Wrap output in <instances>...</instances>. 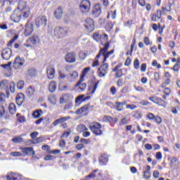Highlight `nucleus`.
<instances>
[{
  "label": "nucleus",
  "instance_id": "obj_1",
  "mask_svg": "<svg viewBox=\"0 0 180 180\" xmlns=\"http://www.w3.org/2000/svg\"><path fill=\"white\" fill-rule=\"evenodd\" d=\"M30 16V8L26 7L25 4L22 6V4H19L18 9H15L11 15V19L15 23H19L22 18L27 19Z\"/></svg>",
  "mask_w": 180,
  "mask_h": 180
},
{
  "label": "nucleus",
  "instance_id": "obj_2",
  "mask_svg": "<svg viewBox=\"0 0 180 180\" xmlns=\"http://www.w3.org/2000/svg\"><path fill=\"white\" fill-rule=\"evenodd\" d=\"M109 47H110V44L109 42H107L105 44V46L103 48H101L98 54L96 57V60H98L101 57V56H103V65L101 67V68H108L109 65L108 63H105L106 60L109 58V56H111V54H113L115 53V50H111L110 51H108L109 50Z\"/></svg>",
  "mask_w": 180,
  "mask_h": 180
},
{
  "label": "nucleus",
  "instance_id": "obj_3",
  "mask_svg": "<svg viewBox=\"0 0 180 180\" xmlns=\"http://www.w3.org/2000/svg\"><path fill=\"white\" fill-rule=\"evenodd\" d=\"M54 36L57 37V39H62V37H65V36H68L70 33V28L56 27L53 30Z\"/></svg>",
  "mask_w": 180,
  "mask_h": 180
},
{
  "label": "nucleus",
  "instance_id": "obj_4",
  "mask_svg": "<svg viewBox=\"0 0 180 180\" xmlns=\"http://www.w3.org/2000/svg\"><path fill=\"white\" fill-rule=\"evenodd\" d=\"M89 129L94 133V134H96V136H102L103 134V132L101 129H102V124H101L99 122H92L90 126Z\"/></svg>",
  "mask_w": 180,
  "mask_h": 180
},
{
  "label": "nucleus",
  "instance_id": "obj_5",
  "mask_svg": "<svg viewBox=\"0 0 180 180\" xmlns=\"http://www.w3.org/2000/svg\"><path fill=\"white\" fill-rule=\"evenodd\" d=\"M0 88L1 89H8L9 88L11 94H15V82H11V84L8 82V80H2L0 82Z\"/></svg>",
  "mask_w": 180,
  "mask_h": 180
},
{
  "label": "nucleus",
  "instance_id": "obj_6",
  "mask_svg": "<svg viewBox=\"0 0 180 180\" xmlns=\"http://www.w3.org/2000/svg\"><path fill=\"white\" fill-rule=\"evenodd\" d=\"M80 11L84 13L89 12L91 9V1L88 0H83L79 5Z\"/></svg>",
  "mask_w": 180,
  "mask_h": 180
},
{
  "label": "nucleus",
  "instance_id": "obj_7",
  "mask_svg": "<svg viewBox=\"0 0 180 180\" xmlns=\"http://www.w3.org/2000/svg\"><path fill=\"white\" fill-rule=\"evenodd\" d=\"M35 24L37 27H40V26L47 25V17L46 15H41L35 20Z\"/></svg>",
  "mask_w": 180,
  "mask_h": 180
},
{
  "label": "nucleus",
  "instance_id": "obj_8",
  "mask_svg": "<svg viewBox=\"0 0 180 180\" xmlns=\"http://www.w3.org/2000/svg\"><path fill=\"white\" fill-rule=\"evenodd\" d=\"M84 26L87 32H91L95 30V25L94 24V20L91 18L86 19Z\"/></svg>",
  "mask_w": 180,
  "mask_h": 180
},
{
  "label": "nucleus",
  "instance_id": "obj_9",
  "mask_svg": "<svg viewBox=\"0 0 180 180\" xmlns=\"http://www.w3.org/2000/svg\"><path fill=\"white\" fill-rule=\"evenodd\" d=\"M34 31V29L33 28V23L30 22H27L25 25V30L24 32L25 36H30L32 33Z\"/></svg>",
  "mask_w": 180,
  "mask_h": 180
},
{
  "label": "nucleus",
  "instance_id": "obj_10",
  "mask_svg": "<svg viewBox=\"0 0 180 180\" xmlns=\"http://www.w3.org/2000/svg\"><path fill=\"white\" fill-rule=\"evenodd\" d=\"M21 150L22 153L25 154V155H32V158H36V157H34L36 152L33 150L32 147H25L21 148Z\"/></svg>",
  "mask_w": 180,
  "mask_h": 180
},
{
  "label": "nucleus",
  "instance_id": "obj_11",
  "mask_svg": "<svg viewBox=\"0 0 180 180\" xmlns=\"http://www.w3.org/2000/svg\"><path fill=\"white\" fill-rule=\"evenodd\" d=\"M12 56V49L11 48H6L4 50H3L1 53V57L3 60H8L11 58V56Z\"/></svg>",
  "mask_w": 180,
  "mask_h": 180
},
{
  "label": "nucleus",
  "instance_id": "obj_12",
  "mask_svg": "<svg viewBox=\"0 0 180 180\" xmlns=\"http://www.w3.org/2000/svg\"><path fill=\"white\" fill-rule=\"evenodd\" d=\"M65 60L67 61V63H75V61H77V56L75 55V53L70 52L67 53L65 56Z\"/></svg>",
  "mask_w": 180,
  "mask_h": 180
},
{
  "label": "nucleus",
  "instance_id": "obj_13",
  "mask_svg": "<svg viewBox=\"0 0 180 180\" xmlns=\"http://www.w3.org/2000/svg\"><path fill=\"white\" fill-rule=\"evenodd\" d=\"M101 13L102 9L101 8V4H96L92 11V15L94 16V18H99Z\"/></svg>",
  "mask_w": 180,
  "mask_h": 180
},
{
  "label": "nucleus",
  "instance_id": "obj_14",
  "mask_svg": "<svg viewBox=\"0 0 180 180\" xmlns=\"http://www.w3.org/2000/svg\"><path fill=\"white\" fill-rule=\"evenodd\" d=\"M24 64H25V60L20 58V57L17 56L14 60L13 65L14 68H17L19 67H22Z\"/></svg>",
  "mask_w": 180,
  "mask_h": 180
},
{
  "label": "nucleus",
  "instance_id": "obj_15",
  "mask_svg": "<svg viewBox=\"0 0 180 180\" xmlns=\"http://www.w3.org/2000/svg\"><path fill=\"white\" fill-rule=\"evenodd\" d=\"M15 101L18 106H22L23 102H25V94L20 93L15 97Z\"/></svg>",
  "mask_w": 180,
  "mask_h": 180
},
{
  "label": "nucleus",
  "instance_id": "obj_16",
  "mask_svg": "<svg viewBox=\"0 0 180 180\" xmlns=\"http://www.w3.org/2000/svg\"><path fill=\"white\" fill-rule=\"evenodd\" d=\"M77 78H78V72L77 71L67 75V79H68L69 82H74Z\"/></svg>",
  "mask_w": 180,
  "mask_h": 180
},
{
  "label": "nucleus",
  "instance_id": "obj_17",
  "mask_svg": "<svg viewBox=\"0 0 180 180\" xmlns=\"http://www.w3.org/2000/svg\"><path fill=\"white\" fill-rule=\"evenodd\" d=\"M27 78H33L34 77H37V70L34 68L29 69L25 74Z\"/></svg>",
  "mask_w": 180,
  "mask_h": 180
},
{
  "label": "nucleus",
  "instance_id": "obj_18",
  "mask_svg": "<svg viewBox=\"0 0 180 180\" xmlns=\"http://www.w3.org/2000/svg\"><path fill=\"white\" fill-rule=\"evenodd\" d=\"M84 79H80L79 82L75 85V87H78L82 91H84L85 89H86V83H83Z\"/></svg>",
  "mask_w": 180,
  "mask_h": 180
},
{
  "label": "nucleus",
  "instance_id": "obj_19",
  "mask_svg": "<svg viewBox=\"0 0 180 180\" xmlns=\"http://www.w3.org/2000/svg\"><path fill=\"white\" fill-rule=\"evenodd\" d=\"M108 161H109V158H108V155L105 154L102 155L98 159L100 165H106V164H108Z\"/></svg>",
  "mask_w": 180,
  "mask_h": 180
},
{
  "label": "nucleus",
  "instance_id": "obj_20",
  "mask_svg": "<svg viewBox=\"0 0 180 180\" xmlns=\"http://www.w3.org/2000/svg\"><path fill=\"white\" fill-rule=\"evenodd\" d=\"M89 106H91V104H86L85 105L82 106V108L77 109L75 112L76 115H81L82 113H84V112H86L88 109H89Z\"/></svg>",
  "mask_w": 180,
  "mask_h": 180
},
{
  "label": "nucleus",
  "instance_id": "obj_21",
  "mask_svg": "<svg viewBox=\"0 0 180 180\" xmlns=\"http://www.w3.org/2000/svg\"><path fill=\"white\" fill-rule=\"evenodd\" d=\"M29 41L32 44H37V43L40 42V37L37 34H33V36L29 38Z\"/></svg>",
  "mask_w": 180,
  "mask_h": 180
},
{
  "label": "nucleus",
  "instance_id": "obj_22",
  "mask_svg": "<svg viewBox=\"0 0 180 180\" xmlns=\"http://www.w3.org/2000/svg\"><path fill=\"white\" fill-rule=\"evenodd\" d=\"M7 180H19L20 179V176L19 174H15L13 172L9 173L6 176Z\"/></svg>",
  "mask_w": 180,
  "mask_h": 180
},
{
  "label": "nucleus",
  "instance_id": "obj_23",
  "mask_svg": "<svg viewBox=\"0 0 180 180\" xmlns=\"http://www.w3.org/2000/svg\"><path fill=\"white\" fill-rule=\"evenodd\" d=\"M46 74L49 79H53L56 75V70L54 68H49L47 69Z\"/></svg>",
  "mask_w": 180,
  "mask_h": 180
},
{
  "label": "nucleus",
  "instance_id": "obj_24",
  "mask_svg": "<svg viewBox=\"0 0 180 180\" xmlns=\"http://www.w3.org/2000/svg\"><path fill=\"white\" fill-rule=\"evenodd\" d=\"M108 40H109V37L108 36L107 34H104L103 35H101V37L100 39V43L101 46H103L105 47V44H106V43H109V41H108Z\"/></svg>",
  "mask_w": 180,
  "mask_h": 180
},
{
  "label": "nucleus",
  "instance_id": "obj_25",
  "mask_svg": "<svg viewBox=\"0 0 180 180\" xmlns=\"http://www.w3.org/2000/svg\"><path fill=\"white\" fill-rule=\"evenodd\" d=\"M55 18L57 19H61L63 16V8L61 7H58L57 9L54 11Z\"/></svg>",
  "mask_w": 180,
  "mask_h": 180
},
{
  "label": "nucleus",
  "instance_id": "obj_26",
  "mask_svg": "<svg viewBox=\"0 0 180 180\" xmlns=\"http://www.w3.org/2000/svg\"><path fill=\"white\" fill-rule=\"evenodd\" d=\"M156 105H159V106H162V108H167V103L162 98H155Z\"/></svg>",
  "mask_w": 180,
  "mask_h": 180
},
{
  "label": "nucleus",
  "instance_id": "obj_27",
  "mask_svg": "<svg viewBox=\"0 0 180 180\" xmlns=\"http://www.w3.org/2000/svg\"><path fill=\"white\" fill-rule=\"evenodd\" d=\"M57 89V84H56V82L52 81L50 82L49 86V91L51 92V94H53V92H55Z\"/></svg>",
  "mask_w": 180,
  "mask_h": 180
},
{
  "label": "nucleus",
  "instance_id": "obj_28",
  "mask_svg": "<svg viewBox=\"0 0 180 180\" xmlns=\"http://www.w3.org/2000/svg\"><path fill=\"white\" fill-rule=\"evenodd\" d=\"M43 140H44L42 137L37 138L36 139L30 140L28 141L27 146H30L31 144H39L40 143H43Z\"/></svg>",
  "mask_w": 180,
  "mask_h": 180
},
{
  "label": "nucleus",
  "instance_id": "obj_29",
  "mask_svg": "<svg viewBox=\"0 0 180 180\" xmlns=\"http://www.w3.org/2000/svg\"><path fill=\"white\" fill-rule=\"evenodd\" d=\"M98 77H105L108 74V69H103V68H98L97 70Z\"/></svg>",
  "mask_w": 180,
  "mask_h": 180
},
{
  "label": "nucleus",
  "instance_id": "obj_30",
  "mask_svg": "<svg viewBox=\"0 0 180 180\" xmlns=\"http://www.w3.org/2000/svg\"><path fill=\"white\" fill-rule=\"evenodd\" d=\"M41 113H43V110L41 109L37 110L33 112L32 116L33 117H34V119H39V117L41 116Z\"/></svg>",
  "mask_w": 180,
  "mask_h": 180
},
{
  "label": "nucleus",
  "instance_id": "obj_31",
  "mask_svg": "<svg viewBox=\"0 0 180 180\" xmlns=\"http://www.w3.org/2000/svg\"><path fill=\"white\" fill-rule=\"evenodd\" d=\"M4 77H11L12 76V69L5 68L3 71Z\"/></svg>",
  "mask_w": 180,
  "mask_h": 180
},
{
  "label": "nucleus",
  "instance_id": "obj_32",
  "mask_svg": "<svg viewBox=\"0 0 180 180\" xmlns=\"http://www.w3.org/2000/svg\"><path fill=\"white\" fill-rule=\"evenodd\" d=\"M158 13H159V16L157 14H153V16H152V20L153 22H157V20L161 19V16H162V14H161V11H158Z\"/></svg>",
  "mask_w": 180,
  "mask_h": 180
},
{
  "label": "nucleus",
  "instance_id": "obj_33",
  "mask_svg": "<svg viewBox=\"0 0 180 180\" xmlns=\"http://www.w3.org/2000/svg\"><path fill=\"white\" fill-rule=\"evenodd\" d=\"M103 122H108V123H113V117L109 116V115H105L103 117Z\"/></svg>",
  "mask_w": 180,
  "mask_h": 180
},
{
  "label": "nucleus",
  "instance_id": "obj_34",
  "mask_svg": "<svg viewBox=\"0 0 180 180\" xmlns=\"http://www.w3.org/2000/svg\"><path fill=\"white\" fill-rule=\"evenodd\" d=\"M115 104L117 105V110H118V112H122V110H123V105H126V101L124 103L116 102Z\"/></svg>",
  "mask_w": 180,
  "mask_h": 180
},
{
  "label": "nucleus",
  "instance_id": "obj_35",
  "mask_svg": "<svg viewBox=\"0 0 180 180\" xmlns=\"http://www.w3.org/2000/svg\"><path fill=\"white\" fill-rule=\"evenodd\" d=\"M88 128L84 124H79L77 126V131L82 133V131H87Z\"/></svg>",
  "mask_w": 180,
  "mask_h": 180
},
{
  "label": "nucleus",
  "instance_id": "obj_36",
  "mask_svg": "<svg viewBox=\"0 0 180 180\" xmlns=\"http://www.w3.org/2000/svg\"><path fill=\"white\" fill-rule=\"evenodd\" d=\"M26 94L27 96H32L33 94H34V89L32 87V86H30L27 90H26Z\"/></svg>",
  "mask_w": 180,
  "mask_h": 180
},
{
  "label": "nucleus",
  "instance_id": "obj_37",
  "mask_svg": "<svg viewBox=\"0 0 180 180\" xmlns=\"http://www.w3.org/2000/svg\"><path fill=\"white\" fill-rule=\"evenodd\" d=\"M101 37H102V35H101L99 32H95L93 34V39L97 42L101 41Z\"/></svg>",
  "mask_w": 180,
  "mask_h": 180
},
{
  "label": "nucleus",
  "instance_id": "obj_38",
  "mask_svg": "<svg viewBox=\"0 0 180 180\" xmlns=\"http://www.w3.org/2000/svg\"><path fill=\"white\" fill-rule=\"evenodd\" d=\"M112 71L116 72V77H117V78H120V77L123 75V71L121 69L114 68Z\"/></svg>",
  "mask_w": 180,
  "mask_h": 180
},
{
  "label": "nucleus",
  "instance_id": "obj_39",
  "mask_svg": "<svg viewBox=\"0 0 180 180\" xmlns=\"http://www.w3.org/2000/svg\"><path fill=\"white\" fill-rule=\"evenodd\" d=\"M19 39V35L15 34L13 39H11V41L8 44V47H12V44H13L14 41H16Z\"/></svg>",
  "mask_w": 180,
  "mask_h": 180
},
{
  "label": "nucleus",
  "instance_id": "obj_40",
  "mask_svg": "<svg viewBox=\"0 0 180 180\" xmlns=\"http://www.w3.org/2000/svg\"><path fill=\"white\" fill-rule=\"evenodd\" d=\"M8 110L10 113H13V112H16V105L13 103H11L8 106Z\"/></svg>",
  "mask_w": 180,
  "mask_h": 180
},
{
  "label": "nucleus",
  "instance_id": "obj_41",
  "mask_svg": "<svg viewBox=\"0 0 180 180\" xmlns=\"http://www.w3.org/2000/svg\"><path fill=\"white\" fill-rule=\"evenodd\" d=\"M84 98H85V95H79L78 96L76 99H75V103H78L79 102H80L79 103V105H81V103H82V99H84Z\"/></svg>",
  "mask_w": 180,
  "mask_h": 180
},
{
  "label": "nucleus",
  "instance_id": "obj_42",
  "mask_svg": "<svg viewBox=\"0 0 180 180\" xmlns=\"http://www.w3.org/2000/svg\"><path fill=\"white\" fill-rule=\"evenodd\" d=\"M71 119V117L67 116V117H63L60 118H58L59 122L61 123H65V122H67Z\"/></svg>",
  "mask_w": 180,
  "mask_h": 180
},
{
  "label": "nucleus",
  "instance_id": "obj_43",
  "mask_svg": "<svg viewBox=\"0 0 180 180\" xmlns=\"http://www.w3.org/2000/svg\"><path fill=\"white\" fill-rule=\"evenodd\" d=\"M11 141H13V143H23L24 140L23 138L22 137H18V138H13L11 139Z\"/></svg>",
  "mask_w": 180,
  "mask_h": 180
},
{
  "label": "nucleus",
  "instance_id": "obj_44",
  "mask_svg": "<svg viewBox=\"0 0 180 180\" xmlns=\"http://www.w3.org/2000/svg\"><path fill=\"white\" fill-rule=\"evenodd\" d=\"M90 68H85L83 70L82 72V75L80 77V79H84V77L86 75L87 72H89Z\"/></svg>",
  "mask_w": 180,
  "mask_h": 180
},
{
  "label": "nucleus",
  "instance_id": "obj_45",
  "mask_svg": "<svg viewBox=\"0 0 180 180\" xmlns=\"http://www.w3.org/2000/svg\"><path fill=\"white\" fill-rule=\"evenodd\" d=\"M17 87L18 89H23L25 87V82L23 80H20L17 84Z\"/></svg>",
  "mask_w": 180,
  "mask_h": 180
},
{
  "label": "nucleus",
  "instance_id": "obj_46",
  "mask_svg": "<svg viewBox=\"0 0 180 180\" xmlns=\"http://www.w3.org/2000/svg\"><path fill=\"white\" fill-rule=\"evenodd\" d=\"M142 116L143 115L139 111H135L134 113V117H135V119H141Z\"/></svg>",
  "mask_w": 180,
  "mask_h": 180
},
{
  "label": "nucleus",
  "instance_id": "obj_47",
  "mask_svg": "<svg viewBox=\"0 0 180 180\" xmlns=\"http://www.w3.org/2000/svg\"><path fill=\"white\" fill-rule=\"evenodd\" d=\"M175 162H178V159H176V158H173L170 162L171 168H175Z\"/></svg>",
  "mask_w": 180,
  "mask_h": 180
},
{
  "label": "nucleus",
  "instance_id": "obj_48",
  "mask_svg": "<svg viewBox=\"0 0 180 180\" xmlns=\"http://www.w3.org/2000/svg\"><path fill=\"white\" fill-rule=\"evenodd\" d=\"M12 157H22L23 155L20 152H12L10 153Z\"/></svg>",
  "mask_w": 180,
  "mask_h": 180
},
{
  "label": "nucleus",
  "instance_id": "obj_49",
  "mask_svg": "<svg viewBox=\"0 0 180 180\" xmlns=\"http://www.w3.org/2000/svg\"><path fill=\"white\" fill-rule=\"evenodd\" d=\"M56 157L51 155H47L46 156L44 157L45 161H51L54 160Z\"/></svg>",
  "mask_w": 180,
  "mask_h": 180
},
{
  "label": "nucleus",
  "instance_id": "obj_50",
  "mask_svg": "<svg viewBox=\"0 0 180 180\" xmlns=\"http://www.w3.org/2000/svg\"><path fill=\"white\" fill-rule=\"evenodd\" d=\"M128 123H129V120H127V117H124L122 120H121L120 124V126H123L124 124H127Z\"/></svg>",
  "mask_w": 180,
  "mask_h": 180
},
{
  "label": "nucleus",
  "instance_id": "obj_51",
  "mask_svg": "<svg viewBox=\"0 0 180 180\" xmlns=\"http://www.w3.org/2000/svg\"><path fill=\"white\" fill-rule=\"evenodd\" d=\"M171 82V80L169 79H167L162 84V88H165L167 85H169V83Z\"/></svg>",
  "mask_w": 180,
  "mask_h": 180
},
{
  "label": "nucleus",
  "instance_id": "obj_52",
  "mask_svg": "<svg viewBox=\"0 0 180 180\" xmlns=\"http://www.w3.org/2000/svg\"><path fill=\"white\" fill-rule=\"evenodd\" d=\"M169 9L167 10V12H171V6H172V5H175V1H174V0H169Z\"/></svg>",
  "mask_w": 180,
  "mask_h": 180
},
{
  "label": "nucleus",
  "instance_id": "obj_53",
  "mask_svg": "<svg viewBox=\"0 0 180 180\" xmlns=\"http://www.w3.org/2000/svg\"><path fill=\"white\" fill-rule=\"evenodd\" d=\"M98 85H99V81H98L93 86V90L91 92V95H94V94H95V91H96Z\"/></svg>",
  "mask_w": 180,
  "mask_h": 180
},
{
  "label": "nucleus",
  "instance_id": "obj_54",
  "mask_svg": "<svg viewBox=\"0 0 180 180\" xmlns=\"http://www.w3.org/2000/svg\"><path fill=\"white\" fill-rule=\"evenodd\" d=\"M18 122H19V123H25V122H26V118L25 116L18 117Z\"/></svg>",
  "mask_w": 180,
  "mask_h": 180
},
{
  "label": "nucleus",
  "instance_id": "obj_55",
  "mask_svg": "<svg viewBox=\"0 0 180 180\" xmlns=\"http://www.w3.org/2000/svg\"><path fill=\"white\" fill-rule=\"evenodd\" d=\"M155 122H156L158 124H161V122H162V119L160 116H156L155 117Z\"/></svg>",
  "mask_w": 180,
  "mask_h": 180
},
{
  "label": "nucleus",
  "instance_id": "obj_56",
  "mask_svg": "<svg viewBox=\"0 0 180 180\" xmlns=\"http://www.w3.org/2000/svg\"><path fill=\"white\" fill-rule=\"evenodd\" d=\"M134 68H139V67H140V61L139 59H135L134 62Z\"/></svg>",
  "mask_w": 180,
  "mask_h": 180
},
{
  "label": "nucleus",
  "instance_id": "obj_57",
  "mask_svg": "<svg viewBox=\"0 0 180 180\" xmlns=\"http://www.w3.org/2000/svg\"><path fill=\"white\" fill-rule=\"evenodd\" d=\"M51 149V148L49 145L42 146V150H44L45 151H48V153H50Z\"/></svg>",
  "mask_w": 180,
  "mask_h": 180
},
{
  "label": "nucleus",
  "instance_id": "obj_58",
  "mask_svg": "<svg viewBox=\"0 0 180 180\" xmlns=\"http://www.w3.org/2000/svg\"><path fill=\"white\" fill-rule=\"evenodd\" d=\"M5 115V108L4 106H0V117H2Z\"/></svg>",
  "mask_w": 180,
  "mask_h": 180
},
{
  "label": "nucleus",
  "instance_id": "obj_59",
  "mask_svg": "<svg viewBox=\"0 0 180 180\" xmlns=\"http://www.w3.org/2000/svg\"><path fill=\"white\" fill-rule=\"evenodd\" d=\"M163 93L167 95V96H169V95H170L171 94V89L169 88H165L163 91Z\"/></svg>",
  "mask_w": 180,
  "mask_h": 180
},
{
  "label": "nucleus",
  "instance_id": "obj_60",
  "mask_svg": "<svg viewBox=\"0 0 180 180\" xmlns=\"http://www.w3.org/2000/svg\"><path fill=\"white\" fill-rule=\"evenodd\" d=\"M80 143H82V144H89V143H91V141L89 139H82L80 140Z\"/></svg>",
  "mask_w": 180,
  "mask_h": 180
},
{
  "label": "nucleus",
  "instance_id": "obj_61",
  "mask_svg": "<svg viewBox=\"0 0 180 180\" xmlns=\"http://www.w3.org/2000/svg\"><path fill=\"white\" fill-rule=\"evenodd\" d=\"M139 103L142 106H147L148 105H150V102L144 100L141 101Z\"/></svg>",
  "mask_w": 180,
  "mask_h": 180
},
{
  "label": "nucleus",
  "instance_id": "obj_62",
  "mask_svg": "<svg viewBox=\"0 0 180 180\" xmlns=\"http://www.w3.org/2000/svg\"><path fill=\"white\" fill-rule=\"evenodd\" d=\"M37 136H39L38 131H34L30 134V137H32V139H36L37 137Z\"/></svg>",
  "mask_w": 180,
  "mask_h": 180
},
{
  "label": "nucleus",
  "instance_id": "obj_63",
  "mask_svg": "<svg viewBox=\"0 0 180 180\" xmlns=\"http://www.w3.org/2000/svg\"><path fill=\"white\" fill-rule=\"evenodd\" d=\"M110 92H111L112 95H116V87L112 86L110 89Z\"/></svg>",
  "mask_w": 180,
  "mask_h": 180
},
{
  "label": "nucleus",
  "instance_id": "obj_64",
  "mask_svg": "<svg viewBox=\"0 0 180 180\" xmlns=\"http://www.w3.org/2000/svg\"><path fill=\"white\" fill-rule=\"evenodd\" d=\"M59 147H61V148H64L65 147V141L62 140L59 143Z\"/></svg>",
  "mask_w": 180,
  "mask_h": 180
}]
</instances>
